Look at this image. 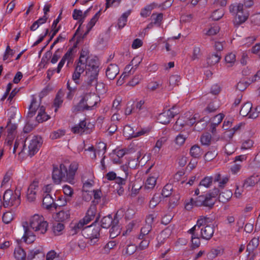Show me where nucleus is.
<instances>
[{
    "instance_id": "0eeeda50",
    "label": "nucleus",
    "mask_w": 260,
    "mask_h": 260,
    "mask_svg": "<svg viewBox=\"0 0 260 260\" xmlns=\"http://www.w3.org/2000/svg\"><path fill=\"white\" fill-rule=\"evenodd\" d=\"M260 112V106L252 109V104L250 102L245 103L242 107L240 114L242 116H248L250 118H255Z\"/></svg>"
},
{
    "instance_id": "6e6552de",
    "label": "nucleus",
    "mask_w": 260,
    "mask_h": 260,
    "mask_svg": "<svg viewBox=\"0 0 260 260\" xmlns=\"http://www.w3.org/2000/svg\"><path fill=\"white\" fill-rule=\"evenodd\" d=\"M208 200L205 196H200L196 197L194 199L191 198L189 202H186L185 205V208L187 210H190L192 209L193 206L200 207L204 206L211 208L210 205L207 203Z\"/></svg>"
},
{
    "instance_id": "0e129e2a",
    "label": "nucleus",
    "mask_w": 260,
    "mask_h": 260,
    "mask_svg": "<svg viewBox=\"0 0 260 260\" xmlns=\"http://www.w3.org/2000/svg\"><path fill=\"white\" fill-rule=\"evenodd\" d=\"M153 20V23L155 24L159 25L162 19L163 15L162 13H159L157 15L153 14L151 16Z\"/></svg>"
},
{
    "instance_id": "393cba45",
    "label": "nucleus",
    "mask_w": 260,
    "mask_h": 260,
    "mask_svg": "<svg viewBox=\"0 0 260 260\" xmlns=\"http://www.w3.org/2000/svg\"><path fill=\"white\" fill-rule=\"evenodd\" d=\"M62 189L63 193L66 197H64V203L60 204V206H66L67 203L71 201V198L73 194L74 191L73 188L68 185H63Z\"/></svg>"
},
{
    "instance_id": "680f3d73",
    "label": "nucleus",
    "mask_w": 260,
    "mask_h": 260,
    "mask_svg": "<svg viewBox=\"0 0 260 260\" xmlns=\"http://www.w3.org/2000/svg\"><path fill=\"white\" fill-rule=\"evenodd\" d=\"M172 186L171 184H167L163 188L161 195L164 197H168L171 194Z\"/></svg>"
},
{
    "instance_id": "37998d69",
    "label": "nucleus",
    "mask_w": 260,
    "mask_h": 260,
    "mask_svg": "<svg viewBox=\"0 0 260 260\" xmlns=\"http://www.w3.org/2000/svg\"><path fill=\"white\" fill-rule=\"evenodd\" d=\"M64 226L61 223H54L52 226V231L55 235H60L62 234Z\"/></svg>"
},
{
    "instance_id": "aec40b11",
    "label": "nucleus",
    "mask_w": 260,
    "mask_h": 260,
    "mask_svg": "<svg viewBox=\"0 0 260 260\" xmlns=\"http://www.w3.org/2000/svg\"><path fill=\"white\" fill-rule=\"evenodd\" d=\"M43 206L47 209H50L52 207L56 208L57 205L54 203L53 197L49 193L43 194Z\"/></svg>"
},
{
    "instance_id": "3c124183",
    "label": "nucleus",
    "mask_w": 260,
    "mask_h": 260,
    "mask_svg": "<svg viewBox=\"0 0 260 260\" xmlns=\"http://www.w3.org/2000/svg\"><path fill=\"white\" fill-rule=\"evenodd\" d=\"M17 129V125L15 124H11L10 121L7 124L8 137L10 139H12L13 135Z\"/></svg>"
},
{
    "instance_id": "1a4fd4ad",
    "label": "nucleus",
    "mask_w": 260,
    "mask_h": 260,
    "mask_svg": "<svg viewBox=\"0 0 260 260\" xmlns=\"http://www.w3.org/2000/svg\"><path fill=\"white\" fill-rule=\"evenodd\" d=\"M179 113V110L176 107L173 106L171 109H168L160 113L158 116V120L162 124H166L169 123L171 119Z\"/></svg>"
},
{
    "instance_id": "e433bc0d",
    "label": "nucleus",
    "mask_w": 260,
    "mask_h": 260,
    "mask_svg": "<svg viewBox=\"0 0 260 260\" xmlns=\"http://www.w3.org/2000/svg\"><path fill=\"white\" fill-rule=\"evenodd\" d=\"M70 216L69 210H61L58 212L56 214V218L59 221H64L68 220Z\"/></svg>"
},
{
    "instance_id": "473e14b6",
    "label": "nucleus",
    "mask_w": 260,
    "mask_h": 260,
    "mask_svg": "<svg viewBox=\"0 0 260 260\" xmlns=\"http://www.w3.org/2000/svg\"><path fill=\"white\" fill-rule=\"evenodd\" d=\"M232 192L230 190H225L219 194V201L222 203L228 202L232 196Z\"/></svg>"
},
{
    "instance_id": "864d4df0",
    "label": "nucleus",
    "mask_w": 260,
    "mask_h": 260,
    "mask_svg": "<svg viewBox=\"0 0 260 260\" xmlns=\"http://www.w3.org/2000/svg\"><path fill=\"white\" fill-rule=\"evenodd\" d=\"M46 260H60L59 254L54 250H50L46 254Z\"/></svg>"
},
{
    "instance_id": "6ab92c4d",
    "label": "nucleus",
    "mask_w": 260,
    "mask_h": 260,
    "mask_svg": "<svg viewBox=\"0 0 260 260\" xmlns=\"http://www.w3.org/2000/svg\"><path fill=\"white\" fill-rule=\"evenodd\" d=\"M119 72L118 66L116 64H110L107 68L106 75L110 80H113Z\"/></svg>"
},
{
    "instance_id": "39448f33",
    "label": "nucleus",
    "mask_w": 260,
    "mask_h": 260,
    "mask_svg": "<svg viewBox=\"0 0 260 260\" xmlns=\"http://www.w3.org/2000/svg\"><path fill=\"white\" fill-rule=\"evenodd\" d=\"M20 190L16 189L14 192L7 189L3 195V206L5 208L17 207L20 204Z\"/></svg>"
},
{
    "instance_id": "7ed1b4c3",
    "label": "nucleus",
    "mask_w": 260,
    "mask_h": 260,
    "mask_svg": "<svg viewBox=\"0 0 260 260\" xmlns=\"http://www.w3.org/2000/svg\"><path fill=\"white\" fill-rule=\"evenodd\" d=\"M100 101L99 97L93 93H86L82 96L79 103L74 106V111L91 110Z\"/></svg>"
},
{
    "instance_id": "c756f323",
    "label": "nucleus",
    "mask_w": 260,
    "mask_h": 260,
    "mask_svg": "<svg viewBox=\"0 0 260 260\" xmlns=\"http://www.w3.org/2000/svg\"><path fill=\"white\" fill-rule=\"evenodd\" d=\"M14 256L16 260H25L26 259V253L20 247L15 248Z\"/></svg>"
},
{
    "instance_id": "69168bd1",
    "label": "nucleus",
    "mask_w": 260,
    "mask_h": 260,
    "mask_svg": "<svg viewBox=\"0 0 260 260\" xmlns=\"http://www.w3.org/2000/svg\"><path fill=\"white\" fill-rule=\"evenodd\" d=\"M64 134V131L59 129L57 131H55L53 133H52L51 135V137L52 139H56L63 136Z\"/></svg>"
},
{
    "instance_id": "9d476101",
    "label": "nucleus",
    "mask_w": 260,
    "mask_h": 260,
    "mask_svg": "<svg viewBox=\"0 0 260 260\" xmlns=\"http://www.w3.org/2000/svg\"><path fill=\"white\" fill-rule=\"evenodd\" d=\"M76 46H74L71 48H69L66 53L63 56L61 60L58 64L57 68L56 70L57 73H60L61 68L63 67L66 61H67L68 65L70 62H72L76 52Z\"/></svg>"
},
{
    "instance_id": "f704fd0d",
    "label": "nucleus",
    "mask_w": 260,
    "mask_h": 260,
    "mask_svg": "<svg viewBox=\"0 0 260 260\" xmlns=\"http://www.w3.org/2000/svg\"><path fill=\"white\" fill-rule=\"evenodd\" d=\"M196 122V117H193L191 118L188 119L185 121L184 122H183L182 118H179L176 122L175 125L174 126V128L176 129H177V126L180 125L181 126H183L184 125H192Z\"/></svg>"
},
{
    "instance_id": "423d86ee",
    "label": "nucleus",
    "mask_w": 260,
    "mask_h": 260,
    "mask_svg": "<svg viewBox=\"0 0 260 260\" xmlns=\"http://www.w3.org/2000/svg\"><path fill=\"white\" fill-rule=\"evenodd\" d=\"M67 168L64 164H60L59 167L53 166L52 178L56 184H59L61 181L66 182Z\"/></svg>"
},
{
    "instance_id": "13d9d810",
    "label": "nucleus",
    "mask_w": 260,
    "mask_h": 260,
    "mask_svg": "<svg viewBox=\"0 0 260 260\" xmlns=\"http://www.w3.org/2000/svg\"><path fill=\"white\" fill-rule=\"evenodd\" d=\"M254 144L253 141L250 139H247L243 141L241 146V149L247 150L251 148Z\"/></svg>"
},
{
    "instance_id": "9b49d317",
    "label": "nucleus",
    "mask_w": 260,
    "mask_h": 260,
    "mask_svg": "<svg viewBox=\"0 0 260 260\" xmlns=\"http://www.w3.org/2000/svg\"><path fill=\"white\" fill-rule=\"evenodd\" d=\"M100 227L91 225L85 227L82 231V235L87 239H90L92 241L94 239H97L100 235Z\"/></svg>"
},
{
    "instance_id": "f257e3e1",
    "label": "nucleus",
    "mask_w": 260,
    "mask_h": 260,
    "mask_svg": "<svg viewBox=\"0 0 260 260\" xmlns=\"http://www.w3.org/2000/svg\"><path fill=\"white\" fill-rule=\"evenodd\" d=\"M75 63V71L72 75V80L75 83H79L81 74L85 71V79L81 88L82 89L88 90L90 87L95 86L97 89L99 63L96 59L89 55V51L88 49H82L79 58Z\"/></svg>"
},
{
    "instance_id": "a18cd8bd",
    "label": "nucleus",
    "mask_w": 260,
    "mask_h": 260,
    "mask_svg": "<svg viewBox=\"0 0 260 260\" xmlns=\"http://www.w3.org/2000/svg\"><path fill=\"white\" fill-rule=\"evenodd\" d=\"M248 16L249 14L246 11L242 13L240 12V13L237 14V16L236 18L237 23L238 24L244 23L247 19Z\"/></svg>"
},
{
    "instance_id": "7c9ffc66",
    "label": "nucleus",
    "mask_w": 260,
    "mask_h": 260,
    "mask_svg": "<svg viewBox=\"0 0 260 260\" xmlns=\"http://www.w3.org/2000/svg\"><path fill=\"white\" fill-rule=\"evenodd\" d=\"M157 178V175L156 174L149 176L146 181L145 187L148 189L153 188L156 185Z\"/></svg>"
},
{
    "instance_id": "a19ab883",
    "label": "nucleus",
    "mask_w": 260,
    "mask_h": 260,
    "mask_svg": "<svg viewBox=\"0 0 260 260\" xmlns=\"http://www.w3.org/2000/svg\"><path fill=\"white\" fill-rule=\"evenodd\" d=\"M190 154L194 158H199L202 155L200 147L197 145L192 146L190 149Z\"/></svg>"
},
{
    "instance_id": "e2e57ef3",
    "label": "nucleus",
    "mask_w": 260,
    "mask_h": 260,
    "mask_svg": "<svg viewBox=\"0 0 260 260\" xmlns=\"http://www.w3.org/2000/svg\"><path fill=\"white\" fill-rule=\"evenodd\" d=\"M180 77L178 75H172L169 79V83L172 86L177 85L180 81Z\"/></svg>"
},
{
    "instance_id": "b1692460",
    "label": "nucleus",
    "mask_w": 260,
    "mask_h": 260,
    "mask_svg": "<svg viewBox=\"0 0 260 260\" xmlns=\"http://www.w3.org/2000/svg\"><path fill=\"white\" fill-rule=\"evenodd\" d=\"M44 254L40 249H33L30 250L27 257V260H42Z\"/></svg>"
},
{
    "instance_id": "5fc2aeb1",
    "label": "nucleus",
    "mask_w": 260,
    "mask_h": 260,
    "mask_svg": "<svg viewBox=\"0 0 260 260\" xmlns=\"http://www.w3.org/2000/svg\"><path fill=\"white\" fill-rule=\"evenodd\" d=\"M101 14L100 11H98L91 18L90 22L87 24V28L88 30L90 29L95 24L96 21L98 20Z\"/></svg>"
},
{
    "instance_id": "20e7f679",
    "label": "nucleus",
    "mask_w": 260,
    "mask_h": 260,
    "mask_svg": "<svg viewBox=\"0 0 260 260\" xmlns=\"http://www.w3.org/2000/svg\"><path fill=\"white\" fill-rule=\"evenodd\" d=\"M37 111H38V113L36 117V120L38 122H43L49 119V116L45 112V107L43 106H40V101H37L36 99L33 98L29 106L27 114L28 116L29 117H32L36 114Z\"/></svg>"
},
{
    "instance_id": "79ce46f5",
    "label": "nucleus",
    "mask_w": 260,
    "mask_h": 260,
    "mask_svg": "<svg viewBox=\"0 0 260 260\" xmlns=\"http://www.w3.org/2000/svg\"><path fill=\"white\" fill-rule=\"evenodd\" d=\"M212 141L211 135L209 133L203 134L200 138V141L203 145L208 146L210 145Z\"/></svg>"
},
{
    "instance_id": "052dcab7",
    "label": "nucleus",
    "mask_w": 260,
    "mask_h": 260,
    "mask_svg": "<svg viewBox=\"0 0 260 260\" xmlns=\"http://www.w3.org/2000/svg\"><path fill=\"white\" fill-rule=\"evenodd\" d=\"M223 15V12L222 10H217L213 12L212 14V18L214 20H218L220 19Z\"/></svg>"
},
{
    "instance_id": "c85d7f7f",
    "label": "nucleus",
    "mask_w": 260,
    "mask_h": 260,
    "mask_svg": "<svg viewBox=\"0 0 260 260\" xmlns=\"http://www.w3.org/2000/svg\"><path fill=\"white\" fill-rule=\"evenodd\" d=\"M121 169L124 172L123 177H117L115 179V182L119 185H123L125 184L126 180L128 175L127 167L123 166L121 167Z\"/></svg>"
},
{
    "instance_id": "4c0bfd02",
    "label": "nucleus",
    "mask_w": 260,
    "mask_h": 260,
    "mask_svg": "<svg viewBox=\"0 0 260 260\" xmlns=\"http://www.w3.org/2000/svg\"><path fill=\"white\" fill-rule=\"evenodd\" d=\"M86 220L83 218L82 220H80L78 223L75 224L74 226L72 227V232L73 234L77 233L81 229H83L84 225L87 224Z\"/></svg>"
},
{
    "instance_id": "603ef678",
    "label": "nucleus",
    "mask_w": 260,
    "mask_h": 260,
    "mask_svg": "<svg viewBox=\"0 0 260 260\" xmlns=\"http://www.w3.org/2000/svg\"><path fill=\"white\" fill-rule=\"evenodd\" d=\"M161 198L158 194H154L149 203L150 208L153 209L160 202Z\"/></svg>"
},
{
    "instance_id": "6e6d98bb",
    "label": "nucleus",
    "mask_w": 260,
    "mask_h": 260,
    "mask_svg": "<svg viewBox=\"0 0 260 260\" xmlns=\"http://www.w3.org/2000/svg\"><path fill=\"white\" fill-rule=\"evenodd\" d=\"M14 218V215L11 212H6L3 214V221L6 224L11 222Z\"/></svg>"
},
{
    "instance_id": "58836bf2",
    "label": "nucleus",
    "mask_w": 260,
    "mask_h": 260,
    "mask_svg": "<svg viewBox=\"0 0 260 260\" xmlns=\"http://www.w3.org/2000/svg\"><path fill=\"white\" fill-rule=\"evenodd\" d=\"M96 213V209L95 206H91L87 210L86 215L84 217V220H86V222L93 219Z\"/></svg>"
},
{
    "instance_id": "4468645a",
    "label": "nucleus",
    "mask_w": 260,
    "mask_h": 260,
    "mask_svg": "<svg viewBox=\"0 0 260 260\" xmlns=\"http://www.w3.org/2000/svg\"><path fill=\"white\" fill-rule=\"evenodd\" d=\"M92 126L89 123L87 124L86 120H82L72 128V131L75 134H82L83 133H88Z\"/></svg>"
},
{
    "instance_id": "49530a36",
    "label": "nucleus",
    "mask_w": 260,
    "mask_h": 260,
    "mask_svg": "<svg viewBox=\"0 0 260 260\" xmlns=\"http://www.w3.org/2000/svg\"><path fill=\"white\" fill-rule=\"evenodd\" d=\"M213 181H214V177H205L200 181L199 186H203L205 187L206 188H209L211 186Z\"/></svg>"
},
{
    "instance_id": "2f4dec72",
    "label": "nucleus",
    "mask_w": 260,
    "mask_h": 260,
    "mask_svg": "<svg viewBox=\"0 0 260 260\" xmlns=\"http://www.w3.org/2000/svg\"><path fill=\"white\" fill-rule=\"evenodd\" d=\"M131 13V10L124 12L118 20L117 25L119 29H121L126 25L128 16Z\"/></svg>"
},
{
    "instance_id": "8fccbe9b",
    "label": "nucleus",
    "mask_w": 260,
    "mask_h": 260,
    "mask_svg": "<svg viewBox=\"0 0 260 260\" xmlns=\"http://www.w3.org/2000/svg\"><path fill=\"white\" fill-rule=\"evenodd\" d=\"M151 225L147 224L146 223L141 230V233L139 236V238L140 239H143L144 236L148 235V233L151 231Z\"/></svg>"
},
{
    "instance_id": "a211bd4d",
    "label": "nucleus",
    "mask_w": 260,
    "mask_h": 260,
    "mask_svg": "<svg viewBox=\"0 0 260 260\" xmlns=\"http://www.w3.org/2000/svg\"><path fill=\"white\" fill-rule=\"evenodd\" d=\"M147 130L143 129L135 133L132 127L129 125H126L123 128L124 135L128 138H136L140 136L144 135L147 133Z\"/></svg>"
},
{
    "instance_id": "f8f14e48",
    "label": "nucleus",
    "mask_w": 260,
    "mask_h": 260,
    "mask_svg": "<svg viewBox=\"0 0 260 260\" xmlns=\"http://www.w3.org/2000/svg\"><path fill=\"white\" fill-rule=\"evenodd\" d=\"M39 190V181L35 180L29 185L26 192V200L28 202L32 203L36 201Z\"/></svg>"
},
{
    "instance_id": "cd10ccee",
    "label": "nucleus",
    "mask_w": 260,
    "mask_h": 260,
    "mask_svg": "<svg viewBox=\"0 0 260 260\" xmlns=\"http://www.w3.org/2000/svg\"><path fill=\"white\" fill-rule=\"evenodd\" d=\"M64 96V93L62 91L60 90L57 92L54 101L53 106L55 107V112H56L57 109L59 108L63 102V97Z\"/></svg>"
},
{
    "instance_id": "338daca9",
    "label": "nucleus",
    "mask_w": 260,
    "mask_h": 260,
    "mask_svg": "<svg viewBox=\"0 0 260 260\" xmlns=\"http://www.w3.org/2000/svg\"><path fill=\"white\" fill-rule=\"evenodd\" d=\"M241 168V163L235 162L233 165L231 166V171L233 174H236L240 171Z\"/></svg>"
},
{
    "instance_id": "5701e85b",
    "label": "nucleus",
    "mask_w": 260,
    "mask_h": 260,
    "mask_svg": "<svg viewBox=\"0 0 260 260\" xmlns=\"http://www.w3.org/2000/svg\"><path fill=\"white\" fill-rule=\"evenodd\" d=\"M219 190L217 188H214L211 191L206 194L207 198V203L210 205L211 208L213 206L215 203V198L219 196Z\"/></svg>"
},
{
    "instance_id": "09e8293b",
    "label": "nucleus",
    "mask_w": 260,
    "mask_h": 260,
    "mask_svg": "<svg viewBox=\"0 0 260 260\" xmlns=\"http://www.w3.org/2000/svg\"><path fill=\"white\" fill-rule=\"evenodd\" d=\"M136 59V58H134L131 61V64H129L125 67L124 72H127V73L131 75L134 74L135 69H136L138 64L140 62V61H139L138 63L134 65V61Z\"/></svg>"
},
{
    "instance_id": "72a5a7b5",
    "label": "nucleus",
    "mask_w": 260,
    "mask_h": 260,
    "mask_svg": "<svg viewBox=\"0 0 260 260\" xmlns=\"http://www.w3.org/2000/svg\"><path fill=\"white\" fill-rule=\"evenodd\" d=\"M220 58L221 56L219 52L212 54L207 58V63L210 66L214 65L219 61Z\"/></svg>"
},
{
    "instance_id": "f03ea898",
    "label": "nucleus",
    "mask_w": 260,
    "mask_h": 260,
    "mask_svg": "<svg viewBox=\"0 0 260 260\" xmlns=\"http://www.w3.org/2000/svg\"><path fill=\"white\" fill-rule=\"evenodd\" d=\"M24 230L23 240L28 243L33 242L36 239L34 232L38 234H44L47 231L48 223L44 218L39 214H35L29 221L22 223Z\"/></svg>"
},
{
    "instance_id": "4d7b16f0",
    "label": "nucleus",
    "mask_w": 260,
    "mask_h": 260,
    "mask_svg": "<svg viewBox=\"0 0 260 260\" xmlns=\"http://www.w3.org/2000/svg\"><path fill=\"white\" fill-rule=\"evenodd\" d=\"M225 61L227 63H229V66H232L236 61V55L233 53L228 54L225 57Z\"/></svg>"
},
{
    "instance_id": "2eb2a0df",
    "label": "nucleus",
    "mask_w": 260,
    "mask_h": 260,
    "mask_svg": "<svg viewBox=\"0 0 260 260\" xmlns=\"http://www.w3.org/2000/svg\"><path fill=\"white\" fill-rule=\"evenodd\" d=\"M212 219L207 217V216H200L198 219L197 223L191 229H190L188 232H192L193 231L199 232V230L202 228V227L205 226L209 222H211Z\"/></svg>"
},
{
    "instance_id": "f3484780",
    "label": "nucleus",
    "mask_w": 260,
    "mask_h": 260,
    "mask_svg": "<svg viewBox=\"0 0 260 260\" xmlns=\"http://www.w3.org/2000/svg\"><path fill=\"white\" fill-rule=\"evenodd\" d=\"M199 233L201 238L207 240H210L214 234V228L210 225H206L205 226L202 227L199 230Z\"/></svg>"
},
{
    "instance_id": "bb28decb",
    "label": "nucleus",
    "mask_w": 260,
    "mask_h": 260,
    "mask_svg": "<svg viewBox=\"0 0 260 260\" xmlns=\"http://www.w3.org/2000/svg\"><path fill=\"white\" fill-rule=\"evenodd\" d=\"M189 233L191 234V241L192 247L193 248L199 247L201 244L200 239L201 237L199 234V232L193 231Z\"/></svg>"
},
{
    "instance_id": "774afa93",
    "label": "nucleus",
    "mask_w": 260,
    "mask_h": 260,
    "mask_svg": "<svg viewBox=\"0 0 260 260\" xmlns=\"http://www.w3.org/2000/svg\"><path fill=\"white\" fill-rule=\"evenodd\" d=\"M251 22L255 25H260V13L255 14L251 17Z\"/></svg>"
},
{
    "instance_id": "dca6fc26",
    "label": "nucleus",
    "mask_w": 260,
    "mask_h": 260,
    "mask_svg": "<svg viewBox=\"0 0 260 260\" xmlns=\"http://www.w3.org/2000/svg\"><path fill=\"white\" fill-rule=\"evenodd\" d=\"M78 168V164L77 162H73L70 164L69 170H67L66 182L72 184L74 183L75 176Z\"/></svg>"
},
{
    "instance_id": "bf43d9fd",
    "label": "nucleus",
    "mask_w": 260,
    "mask_h": 260,
    "mask_svg": "<svg viewBox=\"0 0 260 260\" xmlns=\"http://www.w3.org/2000/svg\"><path fill=\"white\" fill-rule=\"evenodd\" d=\"M186 139V137L181 134H179L175 139V143L179 146L182 145Z\"/></svg>"
},
{
    "instance_id": "a878e982",
    "label": "nucleus",
    "mask_w": 260,
    "mask_h": 260,
    "mask_svg": "<svg viewBox=\"0 0 260 260\" xmlns=\"http://www.w3.org/2000/svg\"><path fill=\"white\" fill-rule=\"evenodd\" d=\"M259 181L258 176H251L244 181L243 187L247 188L254 186Z\"/></svg>"
},
{
    "instance_id": "ddd939ff",
    "label": "nucleus",
    "mask_w": 260,
    "mask_h": 260,
    "mask_svg": "<svg viewBox=\"0 0 260 260\" xmlns=\"http://www.w3.org/2000/svg\"><path fill=\"white\" fill-rule=\"evenodd\" d=\"M42 143V141L41 137L35 136L32 137V139L29 141L28 146V152L30 157L38 151Z\"/></svg>"
},
{
    "instance_id": "c9c22d12",
    "label": "nucleus",
    "mask_w": 260,
    "mask_h": 260,
    "mask_svg": "<svg viewBox=\"0 0 260 260\" xmlns=\"http://www.w3.org/2000/svg\"><path fill=\"white\" fill-rule=\"evenodd\" d=\"M62 11V10L61 11L58 17L55 20H54L53 22V23L51 26V28H52V30L53 32H52V34L50 39L48 41V43H49V42L52 39V38L54 37V36L56 35L57 32L59 30V27H58V28H56V26H57V24L58 23V22H59V21L60 20V15L61 14Z\"/></svg>"
},
{
    "instance_id": "412c9836",
    "label": "nucleus",
    "mask_w": 260,
    "mask_h": 260,
    "mask_svg": "<svg viewBox=\"0 0 260 260\" xmlns=\"http://www.w3.org/2000/svg\"><path fill=\"white\" fill-rule=\"evenodd\" d=\"M168 140V137L167 136H164L160 137L156 142L155 145H154L152 151L156 154L159 153L160 149L164 145L166 144Z\"/></svg>"
},
{
    "instance_id": "4be33fe9",
    "label": "nucleus",
    "mask_w": 260,
    "mask_h": 260,
    "mask_svg": "<svg viewBox=\"0 0 260 260\" xmlns=\"http://www.w3.org/2000/svg\"><path fill=\"white\" fill-rule=\"evenodd\" d=\"M229 181V177L224 176L221 177L219 173H216L214 176V181L218 183L219 188H224Z\"/></svg>"
},
{
    "instance_id": "c03bdc74",
    "label": "nucleus",
    "mask_w": 260,
    "mask_h": 260,
    "mask_svg": "<svg viewBox=\"0 0 260 260\" xmlns=\"http://www.w3.org/2000/svg\"><path fill=\"white\" fill-rule=\"evenodd\" d=\"M101 222L103 228L108 229L112 224V217L111 215L105 216L102 219Z\"/></svg>"
},
{
    "instance_id": "de8ad7c7",
    "label": "nucleus",
    "mask_w": 260,
    "mask_h": 260,
    "mask_svg": "<svg viewBox=\"0 0 260 260\" xmlns=\"http://www.w3.org/2000/svg\"><path fill=\"white\" fill-rule=\"evenodd\" d=\"M162 83L160 81H151L147 85L148 89L150 91H154L162 87Z\"/></svg>"
},
{
    "instance_id": "ea45409f",
    "label": "nucleus",
    "mask_w": 260,
    "mask_h": 260,
    "mask_svg": "<svg viewBox=\"0 0 260 260\" xmlns=\"http://www.w3.org/2000/svg\"><path fill=\"white\" fill-rule=\"evenodd\" d=\"M259 245V238H253L247 246V251L250 253L255 250Z\"/></svg>"
}]
</instances>
